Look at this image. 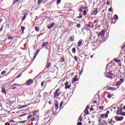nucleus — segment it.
Masks as SVG:
<instances>
[{
    "label": "nucleus",
    "instance_id": "obj_1",
    "mask_svg": "<svg viewBox=\"0 0 125 125\" xmlns=\"http://www.w3.org/2000/svg\"><path fill=\"white\" fill-rule=\"evenodd\" d=\"M104 76L106 78H107V79H110V80L115 79V75L112 73V72H109L108 73L104 72Z\"/></svg>",
    "mask_w": 125,
    "mask_h": 125
},
{
    "label": "nucleus",
    "instance_id": "obj_2",
    "mask_svg": "<svg viewBox=\"0 0 125 125\" xmlns=\"http://www.w3.org/2000/svg\"><path fill=\"white\" fill-rule=\"evenodd\" d=\"M60 90V88H58L56 90L55 92L54 93V98H57L60 96V95L61 94V93L58 92Z\"/></svg>",
    "mask_w": 125,
    "mask_h": 125
},
{
    "label": "nucleus",
    "instance_id": "obj_3",
    "mask_svg": "<svg viewBox=\"0 0 125 125\" xmlns=\"http://www.w3.org/2000/svg\"><path fill=\"white\" fill-rule=\"evenodd\" d=\"M91 28L90 24H84V27L82 28V31H83L84 30H86V31H90Z\"/></svg>",
    "mask_w": 125,
    "mask_h": 125
},
{
    "label": "nucleus",
    "instance_id": "obj_4",
    "mask_svg": "<svg viewBox=\"0 0 125 125\" xmlns=\"http://www.w3.org/2000/svg\"><path fill=\"white\" fill-rule=\"evenodd\" d=\"M108 114H110V111L109 110H107L105 114H101L100 118H101V119H104V118H105V119H107V118H108Z\"/></svg>",
    "mask_w": 125,
    "mask_h": 125
},
{
    "label": "nucleus",
    "instance_id": "obj_5",
    "mask_svg": "<svg viewBox=\"0 0 125 125\" xmlns=\"http://www.w3.org/2000/svg\"><path fill=\"white\" fill-rule=\"evenodd\" d=\"M98 38H104L105 37V31L104 30L102 31L101 32H100L98 34H97Z\"/></svg>",
    "mask_w": 125,
    "mask_h": 125
},
{
    "label": "nucleus",
    "instance_id": "obj_6",
    "mask_svg": "<svg viewBox=\"0 0 125 125\" xmlns=\"http://www.w3.org/2000/svg\"><path fill=\"white\" fill-rule=\"evenodd\" d=\"M106 90H112V91H114V90H117L119 87L115 88V87H113L111 86H107L106 87Z\"/></svg>",
    "mask_w": 125,
    "mask_h": 125
},
{
    "label": "nucleus",
    "instance_id": "obj_7",
    "mask_svg": "<svg viewBox=\"0 0 125 125\" xmlns=\"http://www.w3.org/2000/svg\"><path fill=\"white\" fill-rule=\"evenodd\" d=\"M65 89H69V88L72 86V85H71V83H70V84H69V82H66L65 84Z\"/></svg>",
    "mask_w": 125,
    "mask_h": 125
},
{
    "label": "nucleus",
    "instance_id": "obj_8",
    "mask_svg": "<svg viewBox=\"0 0 125 125\" xmlns=\"http://www.w3.org/2000/svg\"><path fill=\"white\" fill-rule=\"evenodd\" d=\"M37 113H39V112H38L37 111H33V115L30 114L29 115H28L27 116V120H30V119H31V118H32L33 116H36L37 115Z\"/></svg>",
    "mask_w": 125,
    "mask_h": 125
},
{
    "label": "nucleus",
    "instance_id": "obj_9",
    "mask_svg": "<svg viewBox=\"0 0 125 125\" xmlns=\"http://www.w3.org/2000/svg\"><path fill=\"white\" fill-rule=\"evenodd\" d=\"M33 83H34V80L29 79L26 82V85H31Z\"/></svg>",
    "mask_w": 125,
    "mask_h": 125
},
{
    "label": "nucleus",
    "instance_id": "obj_10",
    "mask_svg": "<svg viewBox=\"0 0 125 125\" xmlns=\"http://www.w3.org/2000/svg\"><path fill=\"white\" fill-rule=\"evenodd\" d=\"M115 119L117 122H121V121H123L124 120V118L123 117L119 116H115Z\"/></svg>",
    "mask_w": 125,
    "mask_h": 125
},
{
    "label": "nucleus",
    "instance_id": "obj_11",
    "mask_svg": "<svg viewBox=\"0 0 125 125\" xmlns=\"http://www.w3.org/2000/svg\"><path fill=\"white\" fill-rule=\"evenodd\" d=\"M55 26V23L54 22H51V24H49L47 27L49 30H51L52 29V27H54Z\"/></svg>",
    "mask_w": 125,
    "mask_h": 125
},
{
    "label": "nucleus",
    "instance_id": "obj_12",
    "mask_svg": "<svg viewBox=\"0 0 125 125\" xmlns=\"http://www.w3.org/2000/svg\"><path fill=\"white\" fill-rule=\"evenodd\" d=\"M98 13V8H96L95 10L93 11L92 13L91 14V15H96Z\"/></svg>",
    "mask_w": 125,
    "mask_h": 125
},
{
    "label": "nucleus",
    "instance_id": "obj_13",
    "mask_svg": "<svg viewBox=\"0 0 125 125\" xmlns=\"http://www.w3.org/2000/svg\"><path fill=\"white\" fill-rule=\"evenodd\" d=\"M88 109H89V106L87 105L85 110L84 111V115H88V114H89V112H88Z\"/></svg>",
    "mask_w": 125,
    "mask_h": 125
},
{
    "label": "nucleus",
    "instance_id": "obj_14",
    "mask_svg": "<svg viewBox=\"0 0 125 125\" xmlns=\"http://www.w3.org/2000/svg\"><path fill=\"white\" fill-rule=\"evenodd\" d=\"M27 16H28V13H24V15L22 17V18L21 19V21H24V20H25V19H26Z\"/></svg>",
    "mask_w": 125,
    "mask_h": 125
},
{
    "label": "nucleus",
    "instance_id": "obj_15",
    "mask_svg": "<svg viewBox=\"0 0 125 125\" xmlns=\"http://www.w3.org/2000/svg\"><path fill=\"white\" fill-rule=\"evenodd\" d=\"M69 39L71 42H75V38L74 37V36L70 37L69 38Z\"/></svg>",
    "mask_w": 125,
    "mask_h": 125
},
{
    "label": "nucleus",
    "instance_id": "obj_16",
    "mask_svg": "<svg viewBox=\"0 0 125 125\" xmlns=\"http://www.w3.org/2000/svg\"><path fill=\"white\" fill-rule=\"evenodd\" d=\"M21 34L23 35L24 34V30L26 29V27H25L24 26H21Z\"/></svg>",
    "mask_w": 125,
    "mask_h": 125
},
{
    "label": "nucleus",
    "instance_id": "obj_17",
    "mask_svg": "<svg viewBox=\"0 0 125 125\" xmlns=\"http://www.w3.org/2000/svg\"><path fill=\"white\" fill-rule=\"evenodd\" d=\"M55 106L56 107V110H58V108H59V105L58 101H56Z\"/></svg>",
    "mask_w": 125,
    "mask_h": 125
},
{
    "label": "nucleus",
    "instance_id": "obj_18",
    "mask_svg": "<svg viewBox=\"0 0 125 125\" xmlns=\"http://www.w3.org/2000/svg\"><path fill=\"white\" fill-rule=\"evenodd\" d=\"M91 38H93V41L94 42L95 41V40H96V38H98L97 37V34H96V35H92L91 36Z\"/></svg>",
    "mask_w": 125,
    "mask_h": 125
},
{
    "label": "nucleus",
    "instance_id": "obj_19",
    "mask_svg": "<svg viewBox=\"0 0 125 125\" xmlns=\"http://www.w3.org/2000/svg\"><path fill=\"white\" fill-rule=\"evenodd\" d=\"M1 91L5 94V95H6V91H5V87H3L1 89Z\"/></svg>",
    "mask_w": 125,
    "mask_h": 125
},
{
    "label": "nucleus",
    "instance_id": "obj_20",
    "mask_svg": "<svg viewBox=\"0 0 125 125\" xmlns=\"http://www.w3.org/2000/svg\"><path fill=\"white\" fill-rule=\"evenodd\" d=\"M83 43V41L82 40H80L77 43L78 47H80L81 45H82V44Z\"/></svg>",
    "mask_w": 125,
    "mask_h": 125
},
{
    "label": "nucleus",
    "instance_id": "obj_21",
    "mask_svg": "<svg viewBox=\"0 0 125 125\" xmlns=\"http://www.w3.org/2000/svg\"><path fill=\"white\" fill-rule=\"evenodd\" d=\"M36 121H37V117H32L30 120V122H36Z\"/></svg>",
    "mask_w": 125,
    "mask_h": 125
},
{
    "label": "nucleus",
    "instance_id": "obj_22",
    "mask_svg": "<svg viewBox=\"0 0 125 125\" xmlns=\"http://www.w3.org/2000/svg\"><path fill=\"white\" fill-rule=\"evenodd\" d=\"M63 103H64V102L62 101L61 102L60 106H59V109H62L63 108Z\"/></svg>",
    "mask_w": 125,
    "mask_h": 125
},
{
    "label": "nucleus",
    "instance_id": "obj_23",
    "mask_svg": "<svg viewBox=\"0 0 125 125\" xmlns=\"http://www.w3.org/2000/svg\"><path fill=\"white\" fill-rule=\"evenodd\" d=\"M51 63H50V62L48 63L45 66V68H46V69H49V67H50V65Z\"/></svg>",
    "mask_w": 125,
    "mask_h": 125
},
{
    "label": "nucleus",
    "instance_id": "obj_24",
    "mask_svg": "<svg viewBox=\"0 0 125 125\" xmlns=\"http://www.w3.org/2000/svg\"><path fill=\"white\" fill-rule=\"evenodd\" d=\"M82 18H83V16H79L77 17L76 19H77V21H80V19H82Z\"/></svg>",
    "mask_w": 125,
    "mask_h": 125
},
{
    "label": "nucleus",
    "instance_id": "obj_25",
    "mask_svg": "<svg viewBox=\"0 0 125 125\" xmlns=\"http://www.w3.org/2000/svg\"><path fill=\"white\" fill-rule=\"evenodd\" d=\"M48 44V42H46L43 43L42 45L41 46V47H43V46H46Z\"/></svg>",
    "mask_w": 125,
    "mask_h": 125
},
{
    "label": "nucleus",
    "instance_id": "obj_26",
    "mask_svg": "<svg viewBox=\"0 0 125 125\" xmlns=\"http://www.w3.org/2000/svg\"><path fill=\"white\" fill-rule=\"evenodd\" d=\"M122 83L120 81L117 82L116 85H115V86H119V85H121Z\"/></svg>",
    "mask_w": 125,
    "mask_h": 125
},
{
    "label": "nucleus",
    "instance_id": "obj_27",
    "mask_svg": "<svg viewBox=\"0 0 125 125\" xmlns=\"http://www.w3.org/2000/svg\"><path fill=\"white\" fill-rule=\"evenodd\" d=\"M64 61H65V58L64 57L62 58L60 60V62L61 63H63V62H64Z\"/></svg>",
    "mask_w": 125,
    "mask_h": 125
},
{
    "label": "nucleus",
    "instance_id": "obj_28",
    "mask_svg": "<svg viewBox=\"0 0 125 125\" xmlns=\"http://www.w3.org/2000/svg\"><path fill=\"white\" fill-rule=\"evenodd\" d=\"M35 31H36L37 32H40V28L39 27H35Z\"/></svg>",
    "mask_w": 125,
    "mask_h": 125
},
{
    "label": "nucleus",
    "instance_id": "obj_29",
    "mask_svg": "<svg viewBox=\"0 0 125 125\" xmlns=\"http://www.w3.org/2000/svg\"><path fill=\"white\" fill-rule=\"evenodd\" d=\"M78 81H79V79L76 78H74L72 79V82L73 83H75V82H78Z\"/></svg>",
    "mask_w": 125,
    "mask_h": 125
},
{
    "label": "nucleus",
    "instance_id": "obj_30",
    "mask_svg": "<svg viewBox=\"0 0 125 125\" xmlns=\"http://www.w3.org/2000/svg\"><path fill=\"white\" fill-rule=\"evenodd\" d=\"M72 51L73 53H74L75 54V53H76V48L75 47L72 48Z\"/></svg>",
    "mask_w": 125,
    "mask_h": 125
},
{
    "label": "nucleus",
    "instance_id": "obj_31",
    "mask_svg": "<svg viewBox=\"0 0 125 125\" xmlns=\"http://www.w3.org/2000/svg\"><path fill=\"white\" fill-rule=\"evenodd\" d=\"M42 35H43V33L38 35V36L37 37V41H39V38H40L41 36H42Z\"/></svg>",
    "mask_w": 125,
    "mask_h": 125
},
{
    "label": "nucleus",
    "instance_id": "obj_32",
    "mask_svg": "<svg viewBox=\"0 0 125 125\" xmlns=\"http://www.w3.org/2000/svg\"><path fill=\"white\" fill-rule=\"evenodd\" d=\"M114 61L116 62V63H120V62H121V60H118L117 59H115Z\"/></svg>",
    "mask_w": 125,
    "mask_h": 125
},
{
    "label": "nucleus",
    "instance_id": "obj_33",
    "mask_svg": "<svg viewBox=\"0 0 125 125\" xmlns=\"http://www.w3.org/2000/svg\"><path fill=\"white\" fill-rule=\"evenodd\" d=\"M28 106H29V105H21V106L20 107V109H23V108H26V107H28Z\"/></svg>",
    "mask_w": 125,
    "mask_h": 125
},
{
    "label": "nucleus",
    "instance_id": "obj_34",
    "mask_svg": "<svg viewBox=\"0 0 125 125\" xmlns=\"http://www.w3.org/2000/svg\"><path fill=\"white\" fill-rule=\"evenodd\" d=\"M114 18H115V20H118L119 19V17H118V15H115L114 16Z\"/></svg>",
    "mask_w": 125,
    "mask_h": 125
},
{
    "label": "nucleus",
    "instance_id": "obj_35",
    "mask_svg": "<svg viewBox=\"0 0 125 125\" xmlns=\"http://www.w3.org/2000/svg\"><path fill=\"white\" fill-rule=\"evenodd\" d=\"M42 1H43V0H38V5H40V4H41V2H42Z\"/></svg>",
    "mask_w": 125,
    "mask_h": 125
},
{
    "label": "nucleus",
    "instance_id": "obj_36",
    "mask_svg": "<svg viewBox=\"0 0 125 125\" xmlns=\"http://www.w3.org/2000/svg\"><path fill=\"white\" fill-rule=\"evenodd\" d=\"M98 20H96L93 21L94 24H96L97 25L98 24Z\"/></svg>",
    "mask_w": 125,
    "mask_h": 125
},
{
    "label": "nucleus",
    "instance_id": "obj_37",
    "mask_svg": "<svg viewBox=\"0 0 125 125\" xmlns=\"http://www.w3.org/2000/svg\"><path fill=\"white\" fill-rule=\"evenodd\" d=\"M120 116H125V112H121Z\"/></svg>",
    "mask_w": 125,
    "mask_h": 125
},
{
    "label": "nucleus",
    "instance_id": "obj_38",
    "mask_svg": "<svg viewBox=\"0 0 125 125\" xmlns=\"http://www.w3.org/2000/svg\"><path fill=\"white\" fill-rule=\"evenodd\" d=\"M121 114V112L120 111V110H117L116 112V114L118 115V116H120Z\"/></svg>",
    "mask_w": 125,
    "mask_h": 125
},
{
    "label": "nucleus",
    "instance_id": "obj_39",
    "mask_svg": "<svg viewBox=\"0 0 125 125\" xmlns=\"http://www.w3.org/2000/svg\"><path fill=\"white\" fill-rule=\"evenodd\" d=\"M83 14L84 16L87 15V12H86V10L84 11Z\"/></svg>",
    "mask_w": 125,
    "mask_h": 125
},
{
    "label": "nucleus",
    "instance_id": "obj_40",
    "mask_svg": "<svg viewBox=\"0 0 125 125\" xmlns=\"http://www.w3.org/2000/svg\"><path fill=\"white\" fill-rule=\"evenodd\" d=\"M107 98L111 99L112 98V95L111 94H108L107 95Z\"/></svg>",
    "mask_w": 125,
    "mask_h": 125
},
{
    "label": "nucleus",
    "instance_id": "obj_41",
    "mask_svg": "<svg viewBox=\"0 0 125 125\" xmlns=\"http://www.w3.org/2000/svg\"><path fill=\"white\" fill-rule=\"evenodd\" d=\"M100 110H104V107L103 106H99Z\"/></svg>",
    "mask_w": 125,
    "mask_h": 125
},
{
    "label": "nucleus",
    "instance_id": "obj_42",
    "mask_svg": "<svg viewBox=\"0 0 125 125\" xmlns=\"http://www.w3.org/2000/svg\"><path fill=\"white\" fill-rule=\"evenodd\" d=\"M76 28H81V23H78L76 25Z\"/></svg>",
    "mask_w": 125,
    "mask_h": 125
},
{
    "label": "nucleus",
    "instance_id": "obj_43",
    "mask_svg": "<svg viewBox=\"0 0 125 125\" xmlns=\"http://www.w3.org/2000/svg\"><path fill=\"white\" fill-rule=\"evenodd\" d=\"M8 40H13V37H11L10 35L8 36Z\"/></svg>",
    "mask_w": 125,
    "mask_h": 125
},
{
    "label": "nucleus",
    "instance_id": "obj_44",
    "mask_svg": "<svg viewBox=\"0 0 125 125\" xmlns=\"http://www.w3.org/2000/svg\"><path fill=\"white\" fill-rule=\"evenodd\" d=\"M44 83H45V82H44V81L41 82V86L44 85Z\"/></svg>",
    "mask_w": 125,
    "mask_h": 125
},
{
    "label": "nucleus",
    "instance_id": "obj_45",
    "mask_svg": "<svg viewBox=\"0 0 125 125\" xmlns=\"http://www.w3.org/2000/svg\"><path fill=\"white\" fill-rule=\"evenodd\" d=\"M9 104H10L11 105H12V104H13L14 103V101H9Z\"/></svg>",
    "mask_w": 125,
    "mask_h": 125
},
{
    "label": "nucleus",
    "instance_id": "obj_46",
    "mask_svg": "<svg viewBox=\"0 0 125 125\" xmlns=\"http://www.w3.org/2000/svg\"><path fill=\"white\" fill-rule=\"evenodd\" d=\"M61 2V0H57V4H59Z\"/></svg>",
    "mask_w": 125,
    "mask_h": 125
},
{
    "label": "nucleus",
    "instance_id": "obj_47",
    "mask_svg": "<svg viewBox=\"0 0 125 125\" xmlns=\"http://www.w3.org/2000/svg\"><path fill=\"white\" fill-rule=\"evenodd\" d=\"M38 54H39V53L36 52L34 56V59H35V58H36V57H37V56H38Z\"/></svg>",
    "mask_w": 125,
    "mask_h": 125
},
{
    "label": "nucleus",
    "instance_id": "obj_48",
    "mask_svg": "<svg viewBox=\"0 0 125 125\" xmlns=\"http://www.w3.org/2000/svg\"><path fill=\"white\" fill-rule=\"evenodd\" d=\"M26 115H29L28 113H25V114H23L21 115V117H24V116H26Z\"/></svg>",
    "mask_w": 125,
    "mask_h": 125
},
{
    "label": "nucleus",
    "instance_id": "obj_49",
    "mask_svg": "<svg viewBox=\"0 0 125 125\" xmlns=\"http://www.w3.org/2000/svg\"><path fill=\"white\" fill-rule=\"evenodd\" d=\"M120 81H121V83H124V82H125V79H120Z\"/></svg>",
    "mask_w": 125,
    "mask_h": 125
},
{
    "label": "nucleus",
    "instance_id": "obj_50",
    "mask_svg": "<svg viewBox=\"0 0 125 125\" xmlns=\"http://www.w3.org/2000/svg\"><path fill=\"white\" fill-rule=\"evenodd\" d=\"M5 73H6V72L5 71H3L1 73V75H4V74H5Z\"/></svg>",
    "mask_w": 125,
    "mask_h": 125
},
{
    "label": "nucleus",
    "instance_id": "obj_51",
    "mask_svg": "<svg viewBox=\"0 0 125 125\" xmlns=\"http://www.w3.org/2000/svg\"><path fill=\"white\" fill-rule=\"evenodd\" d=\"M74 58L76 61H78V57H77L76 56H75Z\"/></svg>",
    "mask_w": 125,
    "mask_h": 125
},
{
    "label": "nucleus",
    "instance_id": "obj_52",
    "mask_svg": "<svg viewBox=\"0 0 125 125\" xmlns=\"http://www.w3.org/2000/svg\"><path fill=\"white\" fill-rule=\"evenodd\" d=\"M124 51L125 52V44L122 46V49H124Z\"/></svg>",
    "mask_w": 125,
    "mask_h": 125
},
{
    "label": "nucleus",
    "instance_id": "obj_53",
    "mask_svg": "<svg viewBox=\"0 0 125 125\" xmlns=\"http://www.w3.org/2000/svg\"><path fill=\"white\" fill-rule=\"evenodd\" d=\"M81 8H82V9L86 10V8H88L87 7H86V6H84V7H82Z\"/></svg>",
    "mask_w": 125,
    "mask_h": 125
},
{
    "label": "nucleus",
    "instance_id": "obj_54",
    "mask_svg": "<svg viewBox=\"0 0 125 125\" xmlns=\"http://www.w3.org/2000/svg\"><path fill=\"white\" fill-rule=\"evenodd\" d=\"M26 121H19V123H20L21 124H23L25 123Z\"/></svg>",
    "mask_w": 125,
    "mask_h": 125
},
{
    "label": "nucleus",
    "instance_id": "obj_55",
    "mask_svg": "<svg viewBox=\"0 0 125 125\" xmlns=\"http://www.w3.org/2000/svg\"><path fill=\"white\" fill-rule=\"evenodd\" d=\"M2 30H3V25H2L1 26V27L0 28V32H1V31H2Z\"/></svg>",
    "mask_w": 125,
    "mask_h": 125
},
{
    "label": "nucleus",
    "instance_id": "obj_56",
    "mask_svg": "<svg viewBox=\"0 0 125 125\" xmlns=\"http://www.w3.org/2000/svg\"><path fill=\"white\" fill-rule=\"evenodd\" d=\"M79 121H80V122H82V121H83V118H82V117H79Z\"/></svg>",
    "mask_w": 125,
    "mask_h": 125
},
{
    "label": "nucleus",
    "instance_id": "obj_57",
    "mask_svg": "<svg viewBox=\"0 0 125 125\" xmlns=\"http://www.w3.org/2000/svg\"><path fill=\"white\" fill-rule=\"evenodd\" d=\"M77 125H83V123L82 122H79L77 123Z\"/></svg>",
    "mask_w": 125,
    "mask_h": 125
},
{
    "label": "nucleus",
    "instance_id": "obj_58",
    "mask_svg": "<svg viewBox=\"0 0 125 125\" xmlns=\"http://www.w3.org/2000/svg\"><path fill=\"white\" fill-rule=\"evenodd\" d=\"M110 4V1H107V2H106V5H109Z\"/></svg>",
    "mask_w": 125,
    "mask_h": 125
},
{
    "label": "nucleus",
    "instance_id": "obj_59",
    "mask_svg": "<svg viewBox=\"0 0 125 125\" xmlns=\"http://www.w3.org/2000/svg\"><path fill=\"white\" fill-rule=\"evenodd\" d=\"M108 11H109V12H112V8H109L108 9Z\"/></svg>",
    "mask_w": 125,
    "mask_h": 125
},
{
    "label": "nucleus",
    "instance_id": "obj_60",
    "mask_svg": "<svg viewBox=\"0 0 125 125\" xmlns=\"http://www.w3.org/2000/svg\"><path fill=\"white\" fill-rule=\"evenodd\" d=\"M5 125H10V124H9V123L7 122L6 123H5Z\"/></svg>",
    "mask_w": 125,
    "mask_h": 125
},
{
    "label": "nucleus",
    "instance_id": "obj_61",
    "mask_svg": "<svg viewBox=\"0 0 125 125\" xmlns=\"http://www.w3.org/2000/svg\"><path fill=\"white\" fill-rule=\"evenodd\" d=\"M79 10L80 12H83V9L82 8H81Z\"/></svg>",
    "mask_w": 125,
    "mask_h": 125
},
{
    "label": "nucleus",
    "instance_id": "obj_62",
    "mask_svg": "<svg viewBox=\"0 0 125 125\" xmlns=\"http://www.w3.org/2000/svg\"><path fill=\"white\" fill-rule=\"evenodd\" d=\"M103 125H107V123L103 122Z\"/></svg>",
    "mask_w": 125,
    "mask_h": 125
},
{
    "label": "nucleus",
    "instance_id": "obj_63",
    "mask_svg": "<svg viewBox=\"0 0 125 125\" xmlns=\"http://www.w3.org/2000/svg\"><path fill=\"white\" fill-rule=\"evenodd\" d=\"M21 75H20L19 76L17 77H16V79H19V78H20V77H21Z\"/></svg>",
    "mask_w": 125,
    "mask_h": 125
},
{
    "label": "nucleus",
    "instance_id": "obj_64",
    "mask_svg": "<svg viewBox=\"0 0 125 125\" xmlns=\"http://www.w3.org/2000/svg\"><path fill=\"white\" fill-rule=\"evenodd\" d=\"M123 108V110H124V111H125V105L124 106Z\"/></svg>",
    "mask_w": 125,
    "mask_h": 125
}]
</instances>
